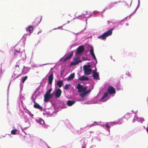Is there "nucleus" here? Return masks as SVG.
Wrapping results in <instances>:
<instances>
[{"label": "nucleus", "instance_id": "0eeeda50", "mask_svg": "<svg viewBox=\"0 0 148 148\" xmlns=\"http://www.w3.org/2000/svg\"><path fill=\"white\" fill-rule=\"evenodd\" d=\"M22 52L16 50H15L14 56L16 58H21V57Z\"/></svg>", "mask_w": 148, "mask_h": 148}, {"label": "nucleus", "instance_id": "c756f323", "mask_svg": "<svg viewBox=\"0 0 148 148\" xmlns=\"http://www.w3.org/2000/svg\"><path fill=\"white\" fill-rule=\"evenodd\" d=\"M86 94H85V93H83V94H81L80 95V96L81 97H84L85 95Z\"/></svg>", "mask_w": 148, "mask_h": 148}, {"label": "nucleus", "instance_id": "e433bc0d", "mask_svg": "<svg viewBox=\"0 0 148 148\" xmlns=\"http://www.w3.org/2000/svg\"><path fill=\"white\" fill-rule=\"evenodd\" d=\"M86 147L82 146V148H86Z\"/></svg>", "mask_w": 148, "mask_h": 148}, {"label": "nucleus", "instance_id": "1a4fd4ad", "mask_svg": "<svg viewBox=\"0 0 148 148\" xmlns=\"http://www.w3.org/2000/svg\"><path fill=\"white\" fill-rule=\"evenodd\" d=\"M73 51H71L69 54L66 57H65L63 59V61H65L67 60L70 59L73 55Z\"/></svg>", "mask_w": 148, "mask_h": 148}, {"label": "nucleus", "instance_id": "b1692460", "mask_svg": "<svg viewBox=\"0 0 148 148\" xmlns=\"http://www.w3.org/2000/svg\"><path fill=\"white\" fill-rule=\"evenodd\" d=\"M117 2H112L111 3L110 5V6L111 7H112L115 6V4H117Z\"/></svg>", "mask_w": 148, "mask_h": 148}, {"label": "nucleus", "instance_id": "9b49d317", "mask_svg": "<svg viewBox=\"0 0 148 148\" xmlns=\"http://www.w3.org/2000/svg\"><path fill=\"white\" fill-rule=\"evenodd\" d=\"M53 79V74H50L48 77V84H51Z\"/></svg>", "mask_w": 148, "mask_h": 148}, {"label": "nucleus", "instance_id": "2f4dec72", "mask_svg": "<svg viewBox=\"0 0 148 148\" xmlns=\"http://www.w3.org/2000/svg\"><path fill=\"white\" fill-rule=\"evenodd\" d=\"M105 126L106 127L108 128H110V126L108 124H106L105 125Z\"/></svg>", "mask_w": 148, "mask_h": 148}, {"label": "nucleus", "instance_id": "6ab92c4d", "mask_svg": "<svg viewBox=\"0 0 148 148\" xmlns=\"http://www.w3.org/2000/svg\"><path fill=\"white\" fill-rule=\"evenodd\" d=\"M63 84V81L62 80L58 81L57 83V85L59 88H61Z\"/></svg>", "mask_w": 148, "mask_h": 148}, {"label": "nucleus", "instance_id": "a878e982", "mask_svg": "<svg viewBox=\"0 0 148 148\" xmlns=\"http://www.w3.org/2000/svg\"><path fill=\"white\" fill-rule=\"evenodd\" d=\"M23 79L22 80V82L23 83H24L25 81L27 79V76H25L24 77H23Z\"/></svg>", "mask_w": 148, "mask_h": 148}, {"label": "nucleus", "instance_id": "f3484780", "mask_svg": "<svg viewBox=\"0 0 148 148\" xmlns=\"http://www.w3.org/2000/svg\"><path fill=\"white\" fill-rule=\"evenodd\" d=\"M27 32H29V34H31L33 31V28L30 25L26 29Z\"/></svg>", "mask_w": 148, "mask_h": 148}, {"label": "nucleus", "instance_id": "c9c22d12", "mask_svg": "<svg viewBox=\"0 0 148 148\" xmlns=\"http://www.w3.org/2000/svg\"><path fill=\"white\" fill-rule=\"evenodd\" d=\"M146 130L148 133V126L147 127V129H146Z\"/></svg>", "mask_w": 148, "mask_h": 148}, {"label": "nucleus", "instance_id": "4c0bfd02", "mask_svg": "<svg viewBox=\"0 0 148 148\" xmlns=\"http://www.w3.org/2000/svg\"><path fill=\"white\" fill-rule=\"evenodd\" d=\"M147 102L148 103V97L147 99Z\"/></svg>", "mask_w": 148, "mask_h": 148}, {"label": "nucleus", "instance_id": "ddd939ff", "mask_svg": "<svg viewBox=\"0 0 148 148\" xmlns=\"http://www.w3.org/2000/svg\"><path fill=\"white\" fill-rule=\"evenodd\" d=\"M90 54L93 57L94 60H95L96 61H97V59L94 52V50L93 47H92V48L90 49Z\"/></svg>", "mask_w": 148, "mask_h": 148}, {"label": "nucleus", "instance_id": "2eb2a0df", "mask_svg": "<svg viewBox=\"0 0 148 148\" xmlns=\"http://www.w3.org/2000/svg\"><path fill=\"white\" fill-rule=\"evenodd\" d=\"M44 101L45 102H48L49 101V99L50 97L49 95L45 94L44 95Z\"/></svg>", "mask_w": 148, "mask_h": 148}, {"label": "nucleus", "instance_id": "aec40b11", "mask_svg": "<svg viewBox=\"0 0 148 148\" xmlns=\"http://www.w3.org/2000/svg\"><path fill=\"white\" fill-rule=\"evenodd\" d=\"M41 21V19L40 18H36L35 21L34 23H35V25L36 26L37 25L39 24Z\"/></svg>", "mask_w": 148, "mask_h": 148}, {"label": "nucleus", "instance_id": "f03ea898", "mask_svg": "<svg viewBox=\"0 0 148 148\" xmlns=\"http://www.w3.org/2000/svg\"><path fill=\"white\" fill-rule=\"evenodd\" d=\"M76 88L78 90L79 92H84L86 90L87 87H84L83 86L79 84H77Z\"/></svg>", "mask_w": 148, "mask_h": 148}, {"label": "nucleus", "instance_id": "473e14b6", "mask_svg": "<svg viewBox=\"0 0 148 148\" xmlns=\"http://www.w3.org/2000/svg\"><path fill=\"white\" fill-rule=\"evenodd\" d=\"M15 68H18V69H19V66L18 65H16L15 66Z\"/></svg>", "mask_w": 148, "mask_h": 148}, {"label": "nucleus", "instance_id": "cd10ccee", "mask_svg": "<svg viewBox=\"0 0 148 148\" xmlns=\"http://www.w3.org/2000/svg\"><path fill=\"white\" fill-rule=\"evenodd\" d=\"M52 89L51 88L49 89L46 92V94H50V92L52 91Z\"/></svg>", "mask_w": 148, "mask_h": 148}, {"label": "nucleus", "instance_id": "6e6552de", "mask_svg": "<svg viewBox=\"0 0 148 148\" xmlns=\"http://www.w3.org/2000/svg\"><path fill=\"white\" fill-rule=\"evenodd\" d=\"M62 93V91L60 88H58L56 91L55 95L57 98H59Z\"/></svg>", "mask_w": 148, "mask_h": 148}, {"label": "nucleus", "instance_id": "f257e3e1", "mask_svg": "<svg viewBox=\"0 0 148 148\" xmlns=\"http://www.w3.org/2000/svg\"><path fill=\"white\" fill-rule=\"evenodd\" d=\"M113 30V28H112L111 29H109L107 32L104 33L102 35L99 36L98 37V38L101 39L102 40L106 39V37L112 35V31Z\"/></svg>", "mask_w": 148, "mask_h": 148}, {"label": "nucleus", "instance_id": "393cba45", "mask_svg": "<svg viewBox=\"0 0 148 148\" xmlns=\"http://www.w3.org/2000/svg\"><path fill=\"white\" fill-rule=\"evenodd\" d=\"M70 84H66L64 87V89L65 90H67L69 88Z\"/></svg>", "mask_w": 148, "mask_h": 148}, {"label": "nucleus", "instance_id": "39448f33", "mask_svg": "<svg viewBox=\"0 0 148 148\" xmlns=\"http://www.w3.org/2000/svg\"><path fill=\"white\" fill-rule=\"evenodd\" d=\"M84 50V46H79L77 49V53L78 54H80L82 53Z\"/></svg>", "mask_w": 148, "mask_h": 148}, {"label": "nucleus", "instance_id": "7ed1b4c3", "mask_svg": "<svg viewBox=\"0 0 148 148\" xmlns=\"http://www.w3.org/2000/svg\"><path fill=\"white\" fill-rule=\"evenodd\" d=\"M108 93L111 95L116 93V91L115 89L112 86H109L108 87Z\"/></svg>", "mask_w": 148, "mask_h": 148}, {"label": "nucleus", "instance_id": "412c9836", "mask_svg": "<svg viewBox=\"0 0 148 148\" xmlns=\"http://www.w3.org/2000/svg\"><path fill=\"white\" fill-rule=\"evenodd\" d=\"M125 119L124 117H123L119 120L118 124H121L123 122V119Z\"/></svg>", "mask_w": 148, "mask_h": 148}, {"label": "nucleus", "instance_id": "dca6fc26", "mask_svg": "<svg viewBox=\"0 0 148 148\" xmlns=\"http://www.w3.org/2000/svg\"><path fill=\"white\" fill-rule=\"evenodd\" d=\"M75 102V101H72L71 100H68L67 101L66 104L69 106H71L74 104Z\"/></svg>", "mask_w": 148, "mask_h": 148}, {"label": "nucleus", "instance_id": "f8f14e48", "mask_svg": "<svg viewBox=\"0 0 148 148\" xmlns=\"http://www.w3.org/2000/svg\"><path fill=\"white\" fill-rule=\"evenodd\" d=\"M34 107L36 108H37L40 110H42V108L41 106L39 104L35 102H34Z\"/></svg>", "mask_w": 148, "mask_h": 148}, {"label": "nucleus", "instance_id": "423d86ee", "mask_svg": "<svg viewBox=\"0 0 148 148\" xmlns=\"http://www.w3.org/2000/svg\"><path fill=\"white\" fill-rule=\"evenodd\" d=\"M84 71V73L86 75H89L91 74L92 69H88L83 67Z\"/></svg>", "mask_w": 148, "mask_h": 148}, {"label": "nucleus", "instance_id": "f704fd0d", "mask_svg": "<svg viewBox=\"0 0 148 148\" xmlns=\"http://www.w3.org/2000/svg\"><path fill=\"white\" fill-rule=\"evenodd\" d=\"M90 91V90H88L87 91H86L85 93V94H87L88 93H89Z\"/></svg>", "mask_w": 148, "mask_h": 148}, {"label": "nucleus", "instance_id": "a211bd4d", "mask_svg": "<svg viewBox=\"0 0 148 148\" xmlns=\"http://www.w3.org/2000/svg\"><path fill=\"white\" fill-rule=\"evenodd\" d=\"M75 77V73H73L70 74L67 78V80L69 81L72 80Z\"/></svg>", "mask_w": 148, "mask_h": 148}, {"label": "nucleus", "instance_id": "c85d7f7f", "mask_svg": "<svg viewBox=\"0 0 148 148\" xmlns=\"http://www.w3.org/2000/svg\"><path fill=\"white\" fill-rule=\"evenodd\" d=\"M89 60L86 57H83L82 58V60Z\"/></svg>", "mask_w": 148, "mask_h": 148}, {"label": "nucleus", "instance_id": "58836bf2", "mask_svg": "<svg viewBox=\"0 0 148 148\" xmlns=\"http://www.w3.org/2000/svg\"><path fill=\"white\" fill-rule=\"evenodd\" d=\"M121 2V1H118L119 3H120Z\"/></svg>", "mask_w": 148, "mask_h": 148}, {"label": "nucleus", "instance_id": "9d476101", "mask_svg": "<svg viewBox=\"0 0 148 148\" xmlns=\"http://www.w3.org/2000/svg\"><path fill=\"white\" fill-rule=\"evenodd\" d=\"M93 78L95 79H98L99 78V75L98 73L97 72L95 71H93Z\"/></svg>", "mask_w": 148, "mask_h": 148}, {"label": "nucleus", "instance_id": "20e7f679", "mask_svg": "<svg viewBox=\"0 0 148 148\" xmlns=\"http://www.w3.org/2000/svg\"><path fill=\"white\" fill-rule=\"evenodd\" d=\"M79 58V57H78L74 59V61L71 62V65H74L78 64L80 62H82V60L79 59L78 60Z\"/></svg>", "mask_w": 148, "mask_h": 148}, {"label": "nucleus", "instance_id": "4be33fe9", "mask_svg": "<svg viewBox=\"0 0 148 148\" xmlns=\"http://www.w3.org/2000/svg\"><path fill=\"white\" fill-rule=\"evenodd\" d=\"M17 131V130L16 129H14L11 131V133L12 134L15 135L16 134Z\"/></svg>", "mask_w": 148, "mask_h": 148}, {"label": "nucleus", "instance_id": "5701e85b", "mask_svg": "<svg viewBox=\"0 0 148 148\" xmlns=\"http://www.w3.org/2000/svg\"><path fill=\"white\" fill-rule=\"evenodd\" d=\"M108 96V92H106L104 93V94L103 95V96L101 98V100H102L103 99H104L105 98H106V97Z\"/></svg>", "mask_w": 148, "mask_h": 148}, {"label": "nucleus", "instance_id": "bb28decb", "mask_svg": "<svg viewBox=\"0 0 148 148\" xmlns=\"http://www.w3.org/2000/svg\"><path fill=\"white\" fill-rule=\"evenodd\" d=\"M91 65H90L88 64L87 65H84L83 67L88 69H90V68L91 67Z\"/></svg>", "mask_w": 148, "mask_h": 148}, {"label": "nucleus", "instance_id": "7c9ffc66", "mask_svg": "<svg viewBox=\"0 0 148 148\" xmlns=\"http://www.w3.org/2000/svg\"><path fill=\"white\" fill-rule=\"evenodd\" d=\"M53 95V93H52L51 94H49V97L50 99L52 97Z\"/></svg>", "mask_w": 148, "mask_h": 148}, {"label": "nucleus", "instance_id": "72a5a7b5", "mask_svg": "<svg viewBox=\"0 0 148 148\" xmlns=\"http://www.w3.org/2000/svg\"><path fill=\"white\" fill-rule=\"evenodd\" d=\"M40 123L41 124H43L44 123V121H43L40 120Z\"/></svg>", "mask_w": 148, "mask_h": 148}, {"label": "nucleus", "instance_id": "4468645a", "mask_svg": "<svg viewBox=\"0 0 148 148\" xmlns=\"http://www.w3.org/2000/svg\"><path fill=\"white\" fill-rule=\"evenodd\" d=\"M79 79L81 81H88L89 80V78L83 75L79 78Z\"/></svg>", "mask_w": 148, "mask_h": 148}]
</instances>
